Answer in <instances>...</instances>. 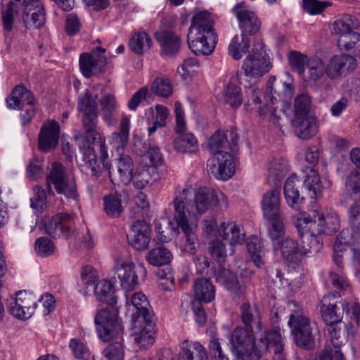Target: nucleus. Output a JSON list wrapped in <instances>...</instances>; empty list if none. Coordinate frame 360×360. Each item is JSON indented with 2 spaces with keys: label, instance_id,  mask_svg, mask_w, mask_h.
<instances>
[{
  "label": "nucleus",
  "instance_id": "ea45409f",
  "mask_svg": "<svg viewBox=\"0 0 360 360\" xmlns=\"http://www.w3.org/2000/svg\"><path fill=\"white\" fill-rule=\"evenodd\" d=\"M269 222L268 234L272 242L273 246L276 242L284 239L285 233V225L283 216L266 219Z\"/></svg>",
  "mask_w": 360,
  "mask_h": 360
},
{
  "label": "nucleus",
  "instance_id": "4be33fe9",
  "mask_svg": "<svg viewBox=\"0 0 360 360\" xmlns=\"http://www.w3.org/2000/svg\"><path fill=\"white\" fill-rule=\"evenodd\" d=\"M335 295H325L320 302V314L326 324L339 323L343 318V312L338 305Z\"/></svg>",
  "mask_w": 360,
  "mask_h": 360
},
{
  "label": "nucleus",
  "instance_id": "37998d69",
  "mask_svg": "<svg viewBox=\"0 0 360 360\" xmlns=\"http://www.w3.org/2000/svg\"><path fill=\"white\" fill-rule=\"evenodd\" d=\"M307 68L309 81L316 82L324 74L326 75V65L323 60L318 57L310 58L307 64Z\"/></svg>",
  "mask_w": 360,
  "mask_h": 360
},
{
  "label": "nucleus",
  "instance_id": "6ab92c4d",
  "mask_svg": "<svg viewBox=\"0 0 360 360\" xmlns=\"http://www.w3.org/2000/svg\"><path fill=\"white\" fill-rule=\"evenodd\" d=\"M221 201L224 206H227V198L219 191L210 189L206 187L200 188L195 198V207L198 213H204L209 207L218 205Z\"/></svg>",
  "mask_w": 360,
  "mask_h": 360
},
{
  "label": "nucleus",
  "instance_id": "f8f14e48",
  "mask_svg": "<svg viewBox=\"0 0 360 360\" xmlns=\"http://www.w3.org/2000/svg\"><path fill=\"white\" fill-rule=\"evenodd\" d=\"M326 65L327 77L337 79L354 71L357 63L354 56L344 53L333 56Z\"/></svg>",
  "mask_w": 360,
  "mask_h": 360
},
{
  "label": "nucleus",
  "instance_id": "5fc2aeb1",
  "mask_svg": "<svg viewBox=\"0 0 360 360\" xmlns=\"http://www.w3.org/2000/svg\"><path fill=\"white\" fill-rule=\"evenodd\" d=\"M154 171L155 167H150L136 169L135 173L132 174L133 179H131L134 186L137 189L144 188L152 179L150 172Z\"/></svg>",
  "mask_w": 360,
  "mask_h": 360
},
{
  "label": "nucleus",
  "instance_id": "6e6d98bb",
  "mask_svg": "<svg viewBox=\"0 0 360 360\" xmlns=\"http://www.w3.org/2000/svg\"><path fill=\"white\" fill-rule=\"evenodd\" d=\"M78 110L84 113L97 112L96 96H93L89 91L79 98Z\"/></svg>",
  "mask_w": 360,
  "mask_h": 360
},
{
  "label": "nucleus",
  "instance_id": "1a4fd4ad",
  "mask_svg": "<svg viewBox=\"0 0 360 360\" xmlns=\"http://www.w3.org/2000/svg\"><path fill=\"white\" fill-rule=\"evenodd\" d=\"M105 52V49L97 47L91 53H83L80 55L79 68L85 77L98 75L105 70L107 58L104 55Z\"/></svg>",
  "mask_w": 360,
  "mask_h": 360
},
{
  "label": "nucleus",
  "instance_id": "c03bdc74",
  "mask_svg": "<svg viewBox=\"0 0 360 360\" xmlns=\"http://www.w3.org/2000/svg\"><path fill=\"white\" fill-rule=\"evenodd\" d=\"M276 87L281 89V92H278L276 88L272 86L268 87L272 104L277 100V97L283 102H288L292 98L294 94V86L292 84L283 82V84H277Z\"/></svg>",
  "mask_w": 360,
  "mask_h": 360
},
{
  "label": "nucleus",
  "instance_id": "6e6552de",
  "mask_svg": "<svg viewBox=\"0 0 360 360\" xmlns=\"http://www.w3.org/2000/svg\"><path fill=\"white\" fill-rule=\"evenodd\" d=\"M46 184L49 192H53V186L58 194L72 199L77 196L76 184L70 179L67 169L60 162H54L51 164L46 176Z\"/></svg>",
  "mask_w": 360,
  "mask_h": 360
},
{
  "label": "nucleus",
  "instance_id": "13d9d810",
  "mask_svg": "<svg viewBox=\"0 0 360 360\" xmlns=\"http://www.w3.org/2000/svg\"><path fill=\"white\" fill-rule=\"evenodd\" d=\"M309 58L297 51H290L288 53V62L290 65L297 71L299 74L304 72V67L307 65Z\"/></svg>",
  "mask_w": 360,
  "mask_h": 360
},
{
  "label": "nucleus",
  "instance_id": "412c9836",
  "mask_svg": "<svg viewBox=\"0 0 360 360\" xmlns=\"http://www.w3.org/2000/svg\"><path fill=\"white\" fill-rule=\"evenodd\" d=\"M150 236V225L145 221H137L131 226L128 240L133 248L138 250H143L148 248Z\"/></svg>",
  "mask_w": 360,
  "mask_h": 360
},
{
  "label": "nucleus",
  "instance_id": "69168bd1",
  "mask_svg": "<svg viewBox=\"0 0 360 360\" xmlns=\"http://www.w3.org/2000/svg\"><path fill=\"white\" fill-rule=\"evenodd\" d=\"M342 311L345 313L350 319L355 323H359L360 320V305L356 302H342Z\"/></svg>",
  "mask_w": 360,
  "mask_h": 360
},
{
  "label": "nucleus",
  "instance_id": "cd10ccee",
  "mask_svg": "<svg viewBox=\"0 0 360 360\" xmlns=\"http://www.w3.org/2000/svg\"><path fill=\"white\" fill-rule=\"evenodd\" d=\"M262 208L265 219L282 216L280 191L274 189L264 193L262 200Z\"/></svg>",
  "mask_w": 360,
  "mask_h": 360
},
{
  "label": "nucleus",
  "instance_id": "dca6fc26",
  "mask_svg": "<svg viewBox=\"0 0 360 360\" xmlns=\"http://www.w3.org/2000/svg\"><path fill=\"white\" fill-rule=\"evenodd\" d=\"M255 331L237 326L231 333L230 342L239 355H246L252 351L255 354Z\"/></svg>",
  "mask_w": 360,
  "mask_h": 360
},
{
  "label": "nucleus",
  "instance_id": "f704fd0d",
  "mask_svg": "<svg viewBox=\"0 0 360 360\" xmlns=\"http://www.w3.org/2000/svg\"><path fill=\"white\" fill-rule=\"evenodd\" d=\"M251 41L245 34L236 35L229 46V55L236 60H240L248 53Z\"/></svg>",
  "mask_w": 360,
  "mask_h": 360
},
{
  "label": "nucleus",
  "instance_id": "f3484780",
  "mask_svg": "<svg viewBox=\"0 0 360 360\" xmlns=\"http://www.w3.org/2000/svg\"><path fill=\"white\" fill-rule=\"evenodd\" d=\"M75 230V222L71 215L59 213L53 216L46 225V233L53 238L63 237L68 238Z\"/></svg>",
  "mask_w": 360,
  "mask_h": 360
},
{
  "label": "nucleus",
  "instance_id": "39448f33",
  "mask_svg": "<svg viewBox=\"0 0 360 360\" xmlns=\"http://www.w3.org/2000/svg\"><path fill=\"white\" fill-rule=\"evenodd\" d=\"M207 147L212 158L207 160V172L218 179L227 180L235 172L233 159L228 150V136L217 130L207 141Z\"/></svg>",
  "mask_w": 360,
  "mask_h": 360
},
{
  "label": "nucleus",
  "instance_id": "9b49d317",
  "mask_svg": "<svg viewBox=\"0 0 360 360\" xmlns=\"http://www.w3.org/2000/svg\"><path fill=\"white\" fill-rule=\"evenodd\" d=\"M273 247L275 251H280L283 259L290 264H298L303 257L314 252L312 245L308 248L300 246L297 241L290 238L276 242Z\"/></svg>",
  "mask_w": 360,
  "mask_h": 360
},
{
  "label": "nucleus",
  "instance_id": "0e129e2a",
  "mask_svg": "<svg viewBox=\"0 0 360 360\" xmlns=\"http://www.w3.org/2000/svg\"><path fill=\"white\" fill-rule=\"evenodd\" d=\"M350 22H352L350 17H345L342 19L335 20L333 24L332 32L340 36L354 33Z\"/></svg>",
  "mask_w": 360,
  "mask_h": 360
},
{
  "label": "nucleus",
  "instance_id": "338daca9",
  "mask_svg": "<svg viewBox=\"0 0 360 360\" xmlns=\"http://www.w3.org/2000/svg\"><path fill=\"white\" fill-rule=\"evenodd\" d=\"M33 191L34 196L31 200V206L32 208H34L38 211H41L46 204V193L42 187L39 186H34Z\"/></svg>",
  "mask_w": 360,
  "mask_h": 360
},
{
  "label": "nucleus",
  "instance_id": "e433bc0d",
  "mask_svg": "<svg viewBox=\"0 0 360 360\" xmlns=\"http://www.w3.org/2000/svg\"><path fill=\"white\" fill-rule=\"evenodd\" d=\"M22 20L25 25L29 28L38 29L45 22V13L43 5L32 8V11L22 12Z\"/></svg>",
  "mask_w": 360,
  "mask_h": 360
},
{
  "label": "nucleus",
  "instance_id": "774afa93",
  "mask_svg": "<svg viewBox=\"0 0 360 360\" xmlns=\"http://www.w3.org/2000/svg\"><path fill=\"white\" fill-rule=\"evenodd\" d=\"M311 219V215L310 216L304 212H300L294 217L293 220L295 225L301 237H302L305 233H308Z\"/></svg>",
  "mask_w": 360,
  "mask_h": 360
},
{
  "label": "nucleus",
  "instance_id": "a211bd4d",
  "mask_svg": "<svg viewBox=\"0 0 360 360\" xmlns=\"http://www.w3.org/2000/svg\"><path fill=\"white\" fill-rule=\"evenodd\" d=\"M60 125L55 120H48L41 128L38 145L39 149L43 153L53 150L58 144Z\"/></svg>",
  "mask_w": 360,
  "mask_h": 360
},
{
  "label": "nucleus",
  "instance_id": "2eb2a0df",
  "mask_svg": "<svg viewBox=\"0 0 360 360\" xmlns=\"http://www.w3.org/2000/svg\"><path fill=\"white\" fill-rule=\"evenodd\" d=\"M270 347L276 354L278 360H284L282 351L283 345L282 337L277 330H272L261 333L260 337L255 341V354L260 356Z\"/></svg>",
  "mask_w": 360,
  "mask_h": 360
},
{
  "label": "nucleus",
  "instance_id": "de8ad7c7",
  "mask_svg": "<svg viewBox=\"0 0 360 360\" xmlns=\"http://www.w3.org/2000/svg\"><path fill=\"white\" fill-rule=\"evenodd\" d=\"M104 210L110 217H118L123 212L121 198L116 195H108L103 199Z\"/></svg>",
  "mask_w": 360,
  "mask_h": 360
},
{
  "label": "nucleus",
  "instance_id": "b1692460",
  "mask_svg": "<svg viewBox=\"0 0 360 360\" xmlns=\"http://www.w3.org/2000/svg\"><path fill=\"white\" fill-rule=\"evenodd\" d=\"M292 126L297 136L302 139H309L314 136L318 131L316 119L310 116L295 117Z\"/></svg>",
  "mask_w": 360,
  "mask_h": 360
},
{
  "label": "nucleus",
  "instance_id": "4d7b16f0",
  "mask_svg": "<svg viewBox=\"0 0 360 360\" xmlns=\"http://www.w3.org/2000/svg\"><path fill=\"white\" fill-rule=\"evenodd\" d=\"M332 4L329 1H321L318 0H302V8L305 12L311 15L322 13Z\"/></svg>",
  "mask_w": 360,
  "mask_h": 360
},
{
  "label": "nucleus",
  "instance_id": "a18cd8bd",
  "mask_svg": "<svg viewBox=\"0 0 360 360\" xmlns=\"http://www.w3.org/2000/svg\"><path fill=\"white\" fill-rule=\"evenodd\" d=\"M150 90L155 95L167 98L172 96L173 86L168 78L156 77L151 83Z\"/></svg>",
  "mask_w": 360,
  "mask_h": 360
},
{
  "label": "nucleus",
  "instance_id": "bb28decb",
  "mask_svg": "<svg viewBox=\"0 0 360 360\" xmlns=\"http://www.w3.org/2000/svg\"><path fill=\"white\" fill-rule=\"evenodd\" d=\"M252 91L253 103L257 105V111L263 120H266L273 123L277 122L275 108L269 103L268 97L261 89H254Z\"/></svg>",
  "mask_w": 360,
  "mask_h": 360
},
{
  "label": "nucleus",
  "instance_id": "58836bf2",
  "mask_svg": "<svg viewBox=\"0 0 360 360\" xmlns=\"http://www.w3.org/2000/svg\"><path fill=\"white\" fill-rule=\"evenodd\" d=\"M304 184L311 193V198H316L322 195L323 186L317 171L313 167L309 168Z\"/></svg>",
  "mask_w": 360,
  "mask_h": 360
},
{
  "label": "nucleus",
  "instance_id": "49530a36",
  "mask_svg": "<svg viewBox=\"0 0 360 360\" xmlns=\"http://www.w3.org/2000/svg\"><path fill=\"white\" fill-rule=\"evenodd\" d=\"M130 119L123 116L121 119L119 131L112 134V142L117 148L124 147L128 142L129 136Z\"/></svg>",
  "mask_w": 360,
  "mask_h": 360
},
{
  "label": "nucleus",
  "instance_id": "c756f323",
  "mask_svg": "<svg viewBox=\"0 0 360 360\" xmlns=\"http://www.w3.org/2000/svg\"><path fill=\"white\" fill-rule=\"evenodd\" d=\"M194 301L208 303L215 297V288L209 278H197L193 284Z\"/></svg>",
  "mask_w": 360,
  "mask_h": 360
},
{
  "label": "nucleus",
  "instance_id": "9d476101",
  "mask_svg": "<svg viewBox=\"0 0 360 360\" xmlns=\"http://www.w3.org/2000/svg\"><path fill=\"white\" fill-rule=\"evenodd\" d=\"M9 301L8 311L18 319H28L37 307L36 297L25 290L19 291Z\"/></svg>",
  "mask_w": 360,
  "mask_h": 360
},
{
  "label": "nucleus",
  "instance_id": "79ce46f5",
  "mask_svg": "<svg viewBox=\"0 0 360 360\" xmlns=\"http://www.w3.org/2000/svg\"><path fill=\"white\" fill-rule=\"evenodd\" d=\"M129 45L134 53L141 54L150 48L152 39L146 32H141L131 37Z\"/></svg>",
  "mask_w": 360,
  "mask_h": 360
},
{
  "label": "nucleus",
  "instance_id": "a878e982",
  "mask_svg": "<svg viewBox=\"0 0 360 360\" xmlns=\"http://www.w3.org/2000/svg\"><path fill=\"white\" fill-rule=\"evenodd\" d=\"M115 288L113 284L108 280L103 279L99 281L95 286L94 293L97 300L101 302L106 303L108 307L102 309L111 310L117 307H115L117 303V297L115 295Z\"/></svg>",
  "mask_w": 360,
  "mask_h": 360
},
{
  "label": "nucleus",
  "instance_id": "603ef678",
  "mask_svg": "<svg viewBox=\"0 0 360 360\" xmlns=\"http://www.w3.org/2000/svg\"><path fill=\"white\" fill-rule=\"evenodd\" d=\"M103 110V120L108 124H112L115 121L113 112L117 108L115 97L112 94H107L101 101Z\"/></svg>",
  "mask_w": 360,
  "mask_h": 360
},
{
  "label": "nucleus",
  "instance_id": "f03ea898",
  "mask_svg": "<svg viewBox=\"0 0 360 360\" xmlns=\"http://www.w3.org/2000/svg\"><path fill=\"white\" fill-rule=\"evenodd\" d=\"M130 302L136 309L132 315L134 341L140 348L146 347L153 343L154 315L150 311V304L143 292H134L130 297Z\"/></svg>",
  "mask_w": 360,
  "mask_h": 360
},
{
  "label": "nucleus",
  "instance_id": "c9c22d12",
  "mask_svg": "<svg viewBox=\"0 0 360 360\" xmlns=\"http://www.w3.org/2000/svg\"><path fill=\"white\" fill-rule=\"evenodd\" d=\"M216 279L217 282L224 285L238 296L243 292V288L240 285L236 275L230 270L220 268L216 274Z\"/></svg>",
  "mask_w": 360,
  "mask_h": 360
},
{
  "label": "nucleus",
  "instance_id": "3c124183",
  "mask_svg": "<svg viewBox=\"0 0 360 360\" xmlns=\"http://www.w3.org/2000/svg\"><path fill=\"white\" fill-rule=\"evenodd\" d=\"M288 172V163L282 158H273L269 165V178L278 179L283 178Z\"/></svg>",
  "mask_w": 360,
  "mask_h": 360
},
{
  "label": "nucleus",
  "instance_id": "20e7f679",
  "mask_svg": "<svg viewBox=\"0 0 360 360\" xmlns=\"http://www.w3.org/2000/svg\"><path fill=\"white\" fill-rule=\"evenodd\" d=\"M217 41V36L210 14L207 11L195 14L188 34V43L192 51L196 55H210Z\"/></svg>",
  "mask_w": 360,
  "mask_h": 360
},
{
  "label": "nucleus",
  "instance_id": "393cba45",
  "mask_svg": "<svg viewBox=\"0 0 360 360\" xmlns=\"http://www.w3.org/2000/svg\"><path fill=\"white\" fill-rule=\"evenodd\" d=\"M115 269L124 289L131 290L138 284V276L133 263L117 262Z\"/></svg>",
  "mask_w": 360,
  "mask_h": 360
},
{
  "label": "nucleus",
  "instance_id": "aec40b11",
  "mask_svg": "<svg viewBox=\"0 0 360 360\" xmlns=\"http://www.w3.org/2000/svg\"><path fill=\"white\" fill-rule=\"evenodd\" d=\"M154 37L160 46L161 54L173 56L179 52L182 40L174 31L162 29L156 32Z\"/></svg>",
  "mask_w": 360,
  "mask_h": 360
},
{
  "label": "nucleus",
  "instance_id": "5701e85b",
  "mask_svg": "<svg viewBox=\"0 0 360 360\" xmlns=\"http://www.w3.org/2000/svg\"><path fill=\"white\" fill-rule=\"evenodd\" d=\"M240 317L244 328L260 331L262 329L261 314L258 307L250 302H243L240 307Z\"/></svg>",
  "mask_w": 360,
  "mask_h": 360
},
{
  "label": "nucleus",
  "instance_id": "f257e3e1",
  "mask_svg": "<svg viewBox=\"0 0 360 360\" xmlns=\"http://www.w3.org/2000/svg\"><path fill=\"white\" fill-rule=\"evenodd\" d=\"M94 322L99 338L103 342L112 341L103 350V360H123L124 327L118 316L117 310H98L95 315Z\"/></svg>",
  "mask_w": 360,
  "mask_h": 360
},
{
  "label": "nucleus",
  "instance_id": "4468645a",
  "mask_svg": "<svg viewBox=\"0 0 360 360\" xmlns=\"http://www.w3.org/2000/svg\"><path fill=\"white\" fill-rule=\"evenodd\" d=\"M243 70L247 77H259L268 72L271 68L270 62L262 50L253 48L243 62Z\"/></svg>",
  "mask_w": 360,
  "mask_h": 360
},
{
  "label": "nucleus",
  "instance_id": "8fccbe9b",
  "mask_svg": "<svg viewBox=\"0 0 360 360\" xmlns=\"http://www.w3.org/2000/svg\"><path fill=\"white\" fill-rule=\"evenodd\" d=\"M97 278V274L94 268L90 265L83 266L80 271V281L77 283L78 290L86 293L89 285L94 284Z\"/></svg>",
  "mask_w": 360,
  "mask_h": 360
},
{
  "label": "nucleus",
  "instance_id": "0eeeda50",
  "mask_svg": "<svg viewBox=\"0 0 360 360\" xmlns=\"http://www.w3.org/2000/svg\"><path fill=\"white\" fill-rule=\"evenodd\" d=\"M291 333L296 344L304 349H311L314 346L313 326L309 318L302 309L292 312L288 321Z\"/></svg>",
  "mask_w": 360,
  "mask_h": 360
},
{
  "label": "nucleus",
  "instance_id": "e2e57ef3",
  "mask_svg": "<svg viewBox=\"0 0 360 360\" xmlns=\"http://www.w3.org/2000/svg\"><path fill=\"white\" fill-rule=\"evenodd\" d=\"M143 160L146 162L147 167H154L160 165L162 160V156L160 149L157 146H150L143 155Z\"/></svg>",
  "mask_w": 360,
  "mask_h": 360
},
{
  "label": "nucleus",
  "instance_id": "ddd939ff",
  "mask_svg": "<svg viewBox=\"0 0 360 360\" xmlns=\"http://www.w3.org/2000/svg\"><path fill=\"white\" fill-rule=\"evenodd\" d=\"M232 13L239 22L242 34L252 35L259 30L262 25L260 20L245 2L236 4L232 8Z\"/></svg>",
  "mask_w": 360,
  "mask_h": 360
},
{
  "label": "nucleus",
  "instance_id": "473e14b6",
  "mask_svg": "<svg viewBox=\"0 0 360 360\" xmlns=\"http://www.w3.org/2000/svg\"><path fill=\"white\" fill-rule=\"evenodd\" d=\"M296 181L298 182V180L295 175L288 178L284 185V195L288 205L290 207L299 210L304 198L300 197L299 191L295 187Z\"/></svg>",
  "mask_w": 360,
  "mask_h": 360
},
{
  "label": "nucleus",
  "instance_id": "09e8293b",
  "mask_svg": "<svg viewBox=\"0 0 360 360\" xmlns=\"http://www.w3.org/2000/svg\"><path fill=\"white\" fill-rule=\"evenodd\" d=\"M224 101L233 108L240 106L243 98L240 87L233 84H228L224 90Z\"/></svg>",
  "mask_w": 360,
  "mask_h": 360
},
{
  "label": "nucleus",
  "instance_id": "4c0bfd02",
  "mask_svg": "<svg viewBox=\"0 0 360 360\" xmlns=\"http://www.w3.org/2000/svg\"><path fill=\"white\" fill-rule=\"evenodd\" d=\"M134 163L130 156L122 155L117 163L118 180L124 185H127L133 179Z\"/></svg>",
  "mask_w": 360,
  "mask_h": 360
},
{
  "label": "nucleus",
  "instance_id": "a19ab883",
  "mask_svg": "<svg viewBox=\"0 0 360 360\" xmlns=\"http://www.w3.org/2000/svg\"><path fill=\"white\" fill-rule=\"evenodd\" d=\"M172 259V254L167 248L160 246L149 251L146 259L153 266L168 264Z\"/></svg>",
  "mask_w": 360,
  "mask_h": 360
},
{
  "label": "nucleus",
  "instance_id": "bf43d9fd",
  "mask_svg": "<svg viewBox=\"0 0 360 360\" xmlns=\"http://www.w3.org/2000/svg\"><path fill=\"white\" fill-rule=\"evenodd\" d=\"M311 107V100L307 94L298 95L295 100V117L307 116L309 115Z\"/></svg>",
  "mask_w": 360,
  "mask_h": 360
},
{
  "label": "nucleus",
  "instance_id": "7c9ffc66",
  "mask_svg": "<svg viewBox=\"0 0 360 360\" xmlns=\"http://www.w3.org/2000/svg\"><path fill=\"white\" fill-rule=\"evenodd\" d=\"M179 356L181 360H207V352L199 342L186 340L182 342Z\"/></svg>",
  "mask_w": 360,
  "mask_h": 360
},
{
  "label": "nucleus",
  "instance_id": "052dcab7",
  "mask_svg": "<svg viewBox=\"0 0 360 360\" xmlns=\"http://www.w3.org/2000/svg\"><path fill=\"white\" fill-rule=\"evenodd\" d=\"M358 41H360V34L358 32L343 34L340 36L338 40V46L340 50L349 51L355 46Z\"/></svg>",
  "mask_w": 360,
  "mask_h": 360
},
{
  "label": "nucleus",
  "instance_id": "72a5a7b5",
  "mask_svg": "<svg viewBox=\"0 0 360 360\" xmlns=\"http://www.w3.org/2000/svg\"><path fill=\"white\" fill-rule=\"evenodd\" d=\"M174 149L181 153H195L199 150L198 141L190 132L179 134L173 142Z\"/></svg>",
  "mask_w": 360,
  "mask_h": 360
},
{
  "label": "nucleus",
  "instance_id": "7ed1b4c3",
  "mask_svg": "<svg viewBox=\"0 0 360 360\" xmlns=\"http://www.w3.org/2000/svg\"><path fill=\"white\" fill-rule=\"evenodd\" d=\"M193 188L191 186L181 188L178 186L175 191V198L173 200L174 205V219L176 224V227L172 229L179 234V229H181L185 243L184 250L190 254H194L198 245L197 224L190 221L188 217L190 212L186 208L188 197L191 195Z\"/></svg>",
  "mask_w": 360,
  "mask_h": 360
},
{
  "label": "nucleus",
  "instance_id": "864d4df0",
  "mask_svg": "<svg viewBox=\"0 0 360 360\" xmlns=\"http://www.w3.org/2000/svg\"><path fill=\"white\" fill-rule=\"evenodd\" d=\"M18 8L16 3L11 1L2 11V22L5 32H10L12 30L15 18L18 14Z\"/></svg>",
  "mask_w": 360,
  "mask_h": 360
},
{
  "label": "nucleus",
  "instance_id": "423d86ee",
  "mask_svg": "<svg viewBox=\"0 0 360 360\" xmlns=\"http://www.w3.org/2000/svg\"><path fill=\"white\" fill-rule=\"evenodd\" d=\"M339 226V220L337 216L324 215L323 213L313 210L311 219L309 222L308 233L309 237L307 238L311 245L313 246V251L319 252L322 248V243L317 238L321 234L332 235L337 231Z\"/></svg>",
  "mask_w": 360,
  "mask_h": 360
},
{
  "label": "nucleus",
  "instance_id": "c85d7f7f",
  "mask_svg": "<svg viewBox=\"0 0 360 360\" xmlns=\"http://www.w3.org/2000/svg\"><path fill=\"white\" fill-rule=\"evenodd\" d=\"M34 102L32 92L23 85H17L6 98L7 105L11 109H21L25 105Z\"/></svg>",
  "mask_w": 360,
  "mask_h": 360
},
{
  "label": "nucleus",
  "instance_id": "2f4dec72",
  "mask_svg": "<svg viewBox=\"0 0 360 360\" xmlns=\"http://www.w3.org/2000/svg\"><path fill=\"white\" fill-rule=\"evenodd\" d=\"M218 231L220 236L231 245L242 244L245 241V233L233 221L221 223Z\"/></svg>",
  "mask_w": 360,
  "mask_h": 360
},
{
  "label": "nucleus",
  "instance_id": "680f3d73",
  "mask_svg": "<svg viewBox=\"0 0 360 360\" xmlns=\"http://www.w3.org/2000/svg\"><path fill=\"white\" fill-rule=\"evenodd\" d=\"M34 248L37 253L41 257L50 256L55 249L53 242L46 237L38 238L35 242Z\"/></svg>",
  "mask_w": 360,
  "mask_h": 360
}]
</instances>
